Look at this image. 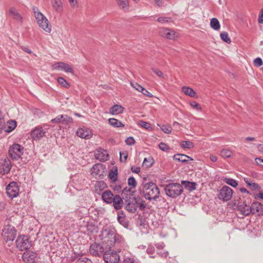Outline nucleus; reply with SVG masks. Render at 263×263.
<instances>
[{"mask_svg":"<svg viewBox=\"0 0 263 263\" xmlns=\"http://www.w3.org/2000/svg\"><path fill=\"white\" fill-rule=\"evenodd\" d=\"M233 195V190L228 186H223L219 191L218 198L223 201L230 200Z\"/></svg>","mask_w":263,"mask_h":263,"instance_id":"9d476101","label":"nucleus"},{"mask_svg":"<svg viewBox=\"0 0 263 263\" xmlns=\"http://www.w3.org/2000/svg\"><path fill=\"white\" fill-rule=\"evenodd\" d=\"M24 147L19 144L14 143L8 150L9 157L13 160H18L23 154Z\"/></svg>","mask_w":263,"mask_h":263,"instance_id":"7ed1b4c3","label":"nucleus"},{"mask_svg":"<svg viewBox=\"0 0 263 263\" xmlns=\"http://www.w3.org/2000/svg\"><path fill=\"white\" fill-rule=\"evenodd\" d=\"M128 157V153L126 151L120 152V160L122 162H125Z\"/></svg>","mask_w":263,"mask_h":263,"instance_id":"de8ad7c7","label":"nucleus"},{"mask_svg":"<svg viewBox=\"0 0 263 263\" xmlns=\"http://www.w3.org/2000/svg\"><path fill=\"white\" fill-rule=\"evenodd\" d=\"M12 167L10 160L7 157L0 159V174H8Z\"/></svg>","mask_w":263,"mask_h":263,"instance_id":"f8f14e48","label":"nucleus"},{"mask_svg":"<svg viewBox=\"0 0 263 263\" xmlns=\"http://www.w3.org/2000/svg\"><path fill=\"white\" fill-rule=\"evenodd\" d=\"M109 178L113 182H115L117 180L118 173L117 168H116L115 170L110 171L109 174Z\"/></svg>","mask_w":263,"mask_h":263,"instance_id":"58836bf2","label":"nucleus"},{"mask_svg":"<svg viewBox=\"0 0 263 263\" xmlns=\"http://www.w3.org/2000/svg\"><path fill=\"white\" fill-rule=\"evenodd\" d=\"M103 258L106 263H118L120 256L116 251L111 249V246H109L103 253Z\"/></svg>","mask_w":263,"mask_h":263,"instance_id":"0eeeda50","label":"nucleus"},{"mask_svg":"<svg viewBox=\"0 0 263 263\" xmlns=\"http://www.w3.org/2000/svg\"><path fill=\"white\" fill-rule=\"evenodd\" d=\"M73 120L72 118L66 115H60L56 118L52 119L51 122L55 124H69L72 123Z\"/></svg>","mask_w":263,"mask_h":263,"instance_id":"ddd939ff","label":"nucleus"},{"mask_svg":"<svg viewBox=\"0 0 263 263\" xmlns=\"http://www.w3.org/2000/svg\"><path fill=\"white\" fill-rule=\"evenodd\" d=\"M258 21L259 23L263 24V9H261L258 16Z\"/></svg>","mask_w":263,"mask_h":263,"instance_id":"338daca9","label":"nucleus"},{"mask_svg":"<svg viewBox=\"0 0 263 263\" xmlns=\"http://www.w3.org/2000/svg\"><path fill=\"white\" fill-rule=\"evenodd\" d=\"M220 38L224 42L230 44L231 42V39L229 37L228 33L227 32H222L220 34Z\"/></svg>","mask_w":263,"mask_h":263,"instance_id":"a19ab883","label":"nucleus"},{"mask_svg":"<svg viewBox=\"0 0 263 263\" xmlns=\"http://www.w3.org/2000/svg\"><path fill=\"white\" fill-rule=\"evenodd\" d=\"M140 125L145 129H149L151 127V124L144 121H140Z\"/></svg>","mask_w":263,"mask_h":263,"instance_id":"680f3d73","label":"nucleus"},{"mask_svg":"<svg viewBox=\"0 0 263 263\" xmlns=\"http://www.w3.org/2000/svg\"><path fill=\"white\" fill-rule=\"evenodd\" d=\"M103 165L100 163L95 164L91 168V175L97 178V176H103L104 172Z\"/></svg>","mask_w":263,"mask_h":263,"instance_id":"a211bd4d","label":"nucleus"},{"mask_svg":"<svg viewBox=\"0 0 263 263\" xmlns=\"http://www.w3.org/2000/svg\"><path fill=\"white\" fill-rule=\"evenodd\" d=\"M107 242L101 243H97L95 242L91 245L89 251L91 254L94 256H100L102 255H103V253H105L106 249H108Z\"/></svg>","mask_w":263,"mask_h":263,"instance_id":"20e7f679","label":"nucleus"},{"mask_svg":"<svg viewBox=\"0 0 263 263\" xmlns=\"http://www.w3.org/2000/svg\"><path fill=\"white\" fill-rule=\"evenodd\" d=\"M254 64L256 67H259L262 65V60L260 58H257L254 60Z\"/></svg>","mask_w":263,"mask_h":263,"instance_id":"4d7b16f0","label":"nucleus"},{"mask_svg":"<svg viewBox=\"0 0 263 263\" xmlns=\"http://www.w3.org/2000/svg\"><path fill=\"white\" fill-rule=\"evenodd\" d=\"M190 105L193 108H196L197 110H201V107L200 106L199 104L195 101L191 102Z\"/></svg>","mask_w":263,"mask_h":263,"instance_id":"052dcab7","label":"nucleus"},{"mask_svg":"<svg viewBox=\"0 0 263 263\" xmlns=\"http://www.w3.org/2000/svg\"><path fill=\"white\" fill-rule=\"evenodd\" d=\"M211 27L215 30H218L220 28L219 21L216 18H212L210 21Z\"/></svg>","mask_w":263,"mask_h":263,"instance_id":"f704fd0d","label":"nucleus"},{"mask_svg":"<svg viewBox=\"0 0 263 263\" xmlns=\"http://www.w3.org/2000/svg\"><path fill=\"white\" fill-rule=\"evenodd\" d=\"M124 109V107L121 105L115 104L110 108L109 112V114L114 115H118L122 113Z\"/></svg>","mask_w":263,"mask_h":263,"instance_id":"bb28decb","label":"nucleus"},{"mask_svg":"<svg viewBox=\"0 0 263 263\" xmlns=\"http://www.w3.org/2000/svg\"><path fill=\"white\" fill-rule=\"evenodd\" d=\"M76 134L78 137L85 139H88L91 137V130L87 128L79 129Z\"/></svg>","mask_w":263,"mask_h":263,"instance_id":"412c9836","label":"nucleus"},{"mask_svg":"<svg viewBox=\"0 0 263 263\" xmlns=\"http://www.w3.org/2000/svg\"><path fill=\"white\" fill-rule=\"evenodd\" d=\"M182 92L186 95L191 97H194L196 95L195 91L191 88L187 86L182 87Z\"/></svg>","mask_w":263,"mask_h":263,"instance_id":"473e14b6","label":"nucleus"},{"mask_svg":"<svg viewBox=\"0 0 263 263\" xmlns=\"http://www.w3.org/2000/svg\"><path fill=\"white\" fill-rule=\"evenodd\" d=\"M51 5L58 13H61L63 10V3L61 0H51Z\"/></svg>","mask_w":263,"mask_h":263,"instance_id":"b1692460","label":"nucleus"},{"mask_svg":"<svg viewBox=\"0 0 263 263\" xmlns=\"http://www.w3.org/2000/svg\"><path fill=\"white\" fill-rule=\"evenodd\" d=\"M9 13L13 16V17L16 21L22 22V17L20 13L13 8H11L9 10Z\"/></svg>","mask_w":263,"mask_h":263,"instance_id":"7c9ffc66","label":"nucleus"},{"mask_svg":"<svg viewBox=\"0 0 263 263\" xmlns=\"http://www.w3.org/2000/svg\"><path fill=\"white\" fill-rule=\"evenodd\" d=\"M255 162L257 164L263 166V159L260 158H256L255 159Z\"/></svg>","mask_w":263,"mask_h":263,"instance_id":"774afa93","label":"nucleus"},{"mask_svg":"<svg viewBox=\"0 0 263 263\" xmlns=\"http://www.w3.org/2000/svg\"><path fill=\"white\" fill-rule=\"evenodd\" d=\"M131 85L134 88H135L138 91L142 92L144 96L148 97H152L153 96L151 93H150L148 90L145 89L144 87H143L141 85H139V84L131 83Z\"/></svg>","mask_w":263,"mask_h":263,"instance_id":"393cba45","label":"nucleus"},{"mask_svg":"<svg viewBox=\"0 0 263 263\" xmlns=\"http://www.w3.org/2000/svg\"><path fill=\"white\" fill-rule=\"evenodd\" d=\"M176 37L174 31L168 29L165 38L170 40H174Z\"/></svg>","mask_w":263,"mask_h":263,"instance_id":"c03bdc74","label":"nucleus"},{"mask_svg":"<svg viewBox=\"0 0 263 263\" xmlns=\"http://www.w3.org/2000/svg\"><path fill=\"white\" fill-rule=\"evenodd\" d=\"M58 82L64 88H68L70 87V84L63 78H58Z\"/></svg>","mask_w":263,"mask_h":263,"instance_id":"79ce46f5","label":"nucleus"},{"mask_svg":"<svg viewBox=\"0 0 263 263\" xmlns=\"http://www.w3.org/2000/svg\"><path fill=\"white\" fill-rule=\"evenodd\" d=\"M166 0H155V3L158 7H162L164 6Z\"/></svg>","mask_w":263,"mask_h":263,"instance_id":"69168bd1","label":"nucleus"},{"mask_svg":"<svg viewBox=\"0 0 263 263\" xmlns=\"http://www.w3.org/2000/svg\"><path fill=\"white\" fill-rule=\"evenodd\" d=\"M251 213L258 216L263 215V204L259 202H254L251 205Z\"/></svg>","mask_w":263,"mask_h":263,"instance_id":"f3484780","label":"nucleus"},{"mask_svg":"<svg viewBox=\"0 0 263 263\" xmlns=\"http://www.w3.org/2000/svg\"><path fill=\"white\" fill-rule=\"evenodd\" d=\"M125 143L128 145H133L135 144V141L133 137H129L125 140Z\"/></svg>","mask_w":263,"mask_h":263,"instance_id":"5fc2aeb1","label":"nucleus"},{"mask_svg":"<svg viewBox=\"0 0 263 263\" xmlns=\"http://www.w3.org/2000/svg\"><path fill=\"white\" fill-rule=\"evenodd\" d=\"M173 159L176 161H178L179 162H183V163L187 162V159H189L191 161H192L193 160L191 157H190L186 155L180 154H177L174 155L173 156Z\"/></svg>","mask_w":263,"mask_h":263,"instance_id":"cd10ccee","label":"nucleus"},{"mask_svg":"<svg viewBox=\"0 0 263 263\" xmlns=\"http://www.w3.org/2000/svg\"><path fill=\"white\" fill-rule=\"evenodd\" d=\"M153 163V159L152 158H144L143 162V165H146L147 167H149L152 165Z\"/></svg>","mask_w":263,"mask_h":263,"instance_id":"3c124183","label":"nucleus"},{"mask_svg":"<svg viewBox=\"0 0 263 263\" xmlns=\"http://www.w3.org/2000/svg\"><path fill=\"white\" fill-rule=\"evenodd\" d=\"M170 18L167 17H160L157 18V21L161 23H166L169 22Z\"/></svg>","mask_w":263,"mask_h":263,"instance_id":"bf43d9fd","label":"nucleus"},{"mask_svg":"<svg viewBox=\"0 0 263 263\" xmlns=\"http://www.w3.org/2000/svg\"><path fill=\"white\" fill-rule=\"evenodd\" d=\"M249 187L252 190H259L260 189V186L257 183L255 182H252L249 184Z\"/></svg>","mask_w":263,"mask_h":263,"instance_id":"603ef678","label":"nucleus"},{"mask_svg":"<svg viewBox=\"0 0 263 263\" xmlns=\"http://www.w3.org/2000/svg\"><path fill=\"white\" fill-rule=\"evenodd\" d=\"M181 146L183 148L191 149L194 147V144L189 141H182L180 144Z\"/></svg>","mask_w":263,"mask_h":263,"instance_id":"4c0bfd02","label":"nucleus"},{"mask_svg":"<svg viewBox=\"0 0 263 263\" xmlns=\"http://www.w3.org/2000/svg\"><path fill=\"white\" fill-rule=\"evenodd\" d=\"M35 18L37 23L43 30L50 33L51 31V25L48 19L42 13H35Z\"/></svg>","mask_w":263,"mask_h":263,"instance_id":"423d86ee","label":"nucleus"},{"mask_svg":"<svg viewBox=\"0 0 263 263\" xmlns=\"http://www.w3.org/2000/svg\"><path fill=\"white\" fill-rule=\"evenodd\" d=\"M109 124L114 127H123L124 124H123L121 121L115 118H110L108 120Z\"/></svg>","mask_w":263,"mask_h":263,"instance_id":"2f4dec72","label":"nucleus"},{"mask_svg":"<svg viewBox=\"0 0 263 263\" xmlns=\"http://www.w3.org/2000/svg\"><path fill=\"white\" fill-rule=\"evenodd\" d=\"M49 129L48 125L37 126L31 132V137L33 140H39L45 136L46 131Z\"/></svg>","mask_w":263,"mask_h":263,"instance_id":"6e6552de","label":"nucleus"},{"mask_svg":"<svg viewBox=\"0 0 263 263\" xmlns=\"http://www.w3.org/2000/svg\"><path fill=\"white\" fill-rule=\"evenodd\" d=\"M232 154V152L227 149H223L220 152V156L224 159L230 158Z\"/></svg>","mask_w":263,"mask_h":263,"instance_id":"e433bc0d","label":"nucleus"},{"mask_svg":"<svg viewBox=\"0 0 263 263\" xmlns=\"http://www.w3.org/2000/svg\"><path fill=\"white\" fill-rule=\"evenodd\" d=\"M152 70L159 77H163V73L157 68L152 67Z\"/></svg>","mask_w":263,"mask_h":263,"instance_id":"13d9d810","label":"nucleus"},{"mask_svg":"<svg viewBox=\"0 0 263 263\" xmlns=\"http://www.w3.org/2000/svg\"><path fill=\"white\" fill-rule=\"evenodd\" d=\"M6 193L7 196L13 199L18 195L20 189L16 182H11L6 187Z\"/></svg>","mask_w":263,"mask_h":263,"instance_id":"9b49d317","label":"nucleus"},{"mask_svg":"<svg viewBox=\"0 0 263 263\" xmlns=\"http://www.w3.org/2000/svg\"><path fill=\"white\" fill-rule=\"evenodd\" d=\"M2 235L6 242L12 241L16 237V231L14 227L8 224L4 227Z\"/></svg>","mask_w":263,"mask_h":263,"instance_id":"39448f33","label":"nucleus"},{"mask_svg":"<svg viewBox=\"0 0 263 263\" xmlns=\"http://www.w3.org/2000/svg\"><path fill=\"white\" fill-rule=\"evenodd\" d=\"M168 29L167 28H161L159 31L160 35L162 37H165Z\"/></svg>","mask_w":263,"mask_h":263,"instance_id":"0e129e2a","label":"nucleus"},{"mask_svg":"<svg viewBox=\"0 0 263 263\" xmlns=\"http://www.w3.org/2000/svg\"><path fill=\"white\" fill-rule=\"evenodd\" d=\"M117 219L118 222L124 227L127 228L128 227L129 222L123 212L118 213Z\"/></svg>","mask_w":263,"mask_h":263,"instance_id":"a878e982","label":"nucleus"},{"mask_svg":"<svg viewBox=\"0 0 263 263\" xmlns=\"http://www.w3.org/2000/svg\"><path fill=\"white\" fill-rule=\"evenodd\" d=\"M159 147L160 149L164 152H166L167 150L170 149L169 146L163 142H161L159 144Z\"/></svg>","mask_w":263,"mask_h":263,"instance_id":"864d4df0","label":"nucleus"},{"mask_svg":"<svg viewBox=\"0 0 263 263\" xmlns=\"http://www.w3.org/2000/svg\"><path fill=\"white\" fill-rule=\"evenodd\" d=\"M155 251V248L152 245H149L146 250V252L148 254H153L154 253Z\"/></svg>","mask_w":263,"mask_h":263,"instance_id":"e2e57ef3","label":"nucleus"},{"mask_svg":"<svg viewBox=\"0 0 263 263\" xmlns=\"http://www.w3.org/2000/svg\"><path fill=\"white\" fill-rule=\"evenodd\" d=\"M124 263H140V262L134 258L126 257L124 260Z\"/></svg>","mask_w":263,"mask_h":263,"instance_id":"8fccbe9b","label":"nucleus"},{"mask_svg":"<svg viewBox=\"0 0 263 263\" xmlns=\"http://www.w3.org/2000/svg\"><path fill=\"white\" fill-rule=\"evenodd\" d=\"M128 184L132 188H135L137 186V182L134 177H130L128 179Z\"/></svg>","mask_w":263,"mask_h":263,"instance_id":"a18cd8bd","label":"nucleus"},{"mask_svg":"<svg viewBox=\"0 0 263 263\" xmlns=\"http://www.w3.org/2000/svg\"><path fill=\"white\" fill-rule=\"evenodd\" d=\"M22 259L25 262L34 263L37 260V254L35 252L27 251L23 253Z\"/></svg>","mask_w":263,"mask_h":263,"instance_id":"4468645a","label":"nucleus"},{"mask_svg":"<svg viewBox=\"0 0 263 263\" xmlns=\"http://www.w3.org/2000/svg\"><path fill=\"white\" fill-rule=\"evenodd\" d=\"M95 156L100 161H105L108 159L109 154L106 150L99 148L95 152Z\"/></svg>","mask_w":263,"mask_h":263,"instance_id":"dca6fc26","label":"nucleus"},{"mask_svg":"<svg viewBox=\"0 0 263 263\" xmlns=\"http://www.w3.org/2000/svg\"><path fill=\"white\" fill-rule=\"evenodd\" d=\"M161 130L166 134H170L172 132V128L169 125H162L161 127Z\"/></svg>","mask_w":263,"mask_h":263,"instance_id":"49530a36","label":"nucleus"},{"mask_svg":"<svg viewBox=\"0 0 263 263\" xmlns=\"http://www.w3.org/2000/svg\"><path fill=\"white\" fill-rule=\"evenodd\" d=\"M8 125L5 126L4 130L6 133H9L14 130L16 127V122L15 121H10L7 122Z\"/></svg>","mask_w":263,"mask_h":263,"instance_id":"c756f323","label":"nucleus"},{"mask_svg":"<svg viewBox=\"0 0 263 263\" xmlns=\"http://www.w3.org/2000/svg\"><path fill=\"white\" fill-rule=\"evenodd\" d=\"M16 247L20 250H27L31 246V242L29 240L27 236L23 235L18 237L15 241Z\"/></svg>","mask_w":263,"mask_h":263,"instance_id":"1a4fd4ad","label":"nucleus"},{"mask_svg":"<svg viewBox=\"0 0 263 263\" xmlns=\"http://www.w3.org/2000/svg\"><path fill=\"white\" fill-rule=\"evenodd\" d=\"M107 187L106 184L104 181H98L96 184V189H103Z\"/></svg>","mask_w":263,"mask_h":263,"instance_id":"09e8293b","label":"nucleus"},{"mask_svg":"<svg viewBox=\"0 0 263 263\" xmlns=\"http://www.w3.org/2000/svg\"><path fill=\"white\" fill-rule=\"evenodd\" d=\"M164 191L167 196L174 198L181 195L183 186L179 183H171L165 186Z\"/></svg>","mask_w":263,"mask_h":263,"instance_id":"f03ea898","label":"nucleus"},{"mask_svg":"<svg viewBox=\"0 0 263 263\" xmlns=\"http://www.w3.org/2000/svg\"><path fill=\"white\" fill-rule=\"evenodd\" d=\"M5 120L4 116L3 115L2 111L0 110V134L5 128Z\"/></svg>","mask_w":263,"mask_h":263,"instance_id":"37998d69","label":"nucleus"},{"mask_svg":"<svg viewBox=\"0 0 263 263\" xmlns=\"http://www.w3.org/2000/svg\"><path fill=\"white\" fill-rule=\"evenodd\" d=\"M182 184L185 186V188L190 191H192L196 189V183L195 182L182 181Z\"/></svg>","mask_w":263,"mask_h":263,"instance_id":"72a5a7b5","label":"nucleus"},{"mask_svg":"<svg viewBox=\"0 0 263 263\" xmlns=\"http://www.w3.org/2000/svg\"><path fill=\"white\" fill-rule=\"evenodd\" d=\"M112 232L110 231L108 233V236H110V237H109L111 240L109 241V240L107 241V243L110 242V245L108 246H114L116 243H121L123 240V238L118 234H114L113 233H111Z\"/></svg>","mask_w":263,"mask_h":263,"instance_id":"6ab92c4d","label":"nucleus"},{"mask_svg":"<svg viewBox=\"0 0 263 263\" xmlns=\"http://www.w3.org/2000/svg\"><path fill=\"white\" fill-rule=\"evenodd\" d=\"M114 195L112 192L110 190H107L103 191L101 194L102 199L103 202L107 204H111L114 201L112 197Z\"/></svg>","mask_w":263,"mask_h":263,"instance_id":"aec40b11","label":"nucleus"},{"mask_svg":"<svg viewBox=\"0 0 263 263\" xmlns=\"http://www.w3.org/2000/svg\"><path fill=\"white\" fill-rule=\"evenodd\" d=\"M116 1L120 9L125 11L128 10L129 7L128 0H116Z\"/></svg>","mask_w":263,"mask_h":263,"instance_id":"c85d7f7f","label":"nucleus"},{"mask_svg":"<svg viewBox=\"0 0 263 263\" xmlns=\"http://www.w3.org/2000/svg\"><path fill=\"white\" fill-rule=\"evenodd\" d=\"M76 263H93L92 261L86 258V257H84V258H80V259H79Z\"/></svg>","mask_w":263,"mask_h":263,"instance_id":"6e6d98bb","label":"nucleus"},{"mask_svg":"<svg viewBox=\"0 0 263 263\" xmlns=\"http://www.w3.org/2000/svg\"><path fill=\"white\" fill-rule=\"evenodd\" d=\"M126 209L130 213H135L137 210V205L135 203H128L126 205Z\"/></svg>","mask_w":263,"mask_h":263,"instance_id":"ea45409f","label":"nucleus"},{"mask_svg":"<svg viewBox=\"0 0 263 263\" xmlns=\"http://www.w3.org/2000/svg\"><path fill=\"white\" fill-rule=\"evenodd\" d=\"M238 210L244 216L249 215L252 212L251 205H248L246 202L239 203L238 205Z\"/></svg>","mask_w":263,"mask_h":263,"instance_id":"4be33fe9","label":"nucleus"},{"mask_svg":"<svg viewBox=\"0 0 263 263\" xmlns=\"http://www.w3.org/2000/svg\"><path fill=\"white\" fill-rule=\"evenodd\" d=\"M114 200L113 205L115 209L119 210L121 209L123 204V201L122 198L119 195H116L112 197Z\"/></svg>","mask_w":263,"mask_h":263,"instance_id":"5701e85b","label":"nucleus"},{"mask_svg":"<svg viewBox=\"0 0 263 263\" xmlns=\"http://www.w3.org/2000/svg\"><path fill=\"white\" fill-rule=\"evenodd\" d=\"M53 69H61L66 72L73 73L72 68L68 64L64 62H57L52 65Z\"/></svg>","mask_w":263,"mask_h":263,"instance_id":"2eb2a0df","label":"nucleus"},{"mask_svg":"<svg viewBox=\"0 0 263 263\" xmlns=\"http://www.w3.org/2000/svg\"><path fill=\"white\" fill-rule=\"evenodd\" d=\"M223 181L232 186V187H236L237 185H238V182L236 180L232 179V178H225L224 179H223Z\"/></svg>","mask_w":263,"mask_h":263,"instance_id":"c9c22d12","label":"nucleus"},{"mask_svg":"<svg viewBox=\"0 0 263 263\" xmlns=\"http://www.w3.org/2000/svg\"><path fill=\"white\" fill-rule=\"evenodd\" d=\"M143 197L148 200H156L160 195V191L157 185L153 182L144 184L143 189H140Z\"/></svg>","mask_w":263,"mask_h":263,"instance_id":"f257e3e1","label":"nucleus"}]
</instances>
